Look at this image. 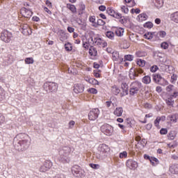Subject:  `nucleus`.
Instances as JSON below:
<instances>
[{"instance_id":"052dcab7","label":"nucleus","mask_w":178,"mask_h":178,"mask_svg":"<svg viewBox=\"0 0 178 178\" xmlns=\"http://www.w3.org/2000/svg\"><path fill=\"white\" fill-rule=\"evenodd\" d=\"M173 85H169L166 87V91H168V92H170L173 90Z\"/></svg>"},{"instance_id":"4d7b16f0","label":"nucleus","mask_w":178,"mask_h":178,"mask_svg":"<svg viewBox=\"0 0 178 178\" xmlns=\"http://www.w3.org/2000/svg\"><path fill=\"white\" fill-rule=\"evenodd\" d=\"M121 88L122 90H129V85H127L126 83H122Z\"/></svg>"},{"instance_id":"a211bd4d","label":"nucleus","mask_w":178,"mask_h":178,"mask_svg":"<svg viewBox=\"0 0 178 178\" xmlns=\"http://www.w3.org/2000/svg\"><path fill=\"white\" fill-rule=\"evenodd\" d=\"M113 114L115 115V116H118L120 117L122 116V115H123V108L122 107H117L114 112Z\"/></svg>"},{"instance_id":"6e6d98bb","label":"nucleus","mask_w":178,"mask_h":178,"mask_svg":"<svg viewBox=\"0 0 178 178\" xmlns=\"http://www.w3.org/2000/svg\"><path fill=\"white\" fill-rule=\"evenodd\" d=\"M90 168L92 169H99V164H94V163H90Z\"/></svg>"},{"instance_id":"3c124183","label":"nucleus","mask_w":178,"mask_h":178,"mask_svg":"<svg viewBox=\"0 0 178 178\" xmlns=\"http://www.w3.org/2000/svg\"><path fill=\"white\" fill-rule=\"evenodd\" d=\"M158 69L159 67L156 65H153L150 67V72H152V73H155Z\"/></svg>"},{"instance_id":"dca6fc26","label":"nucleus","mask_w":178,"mask_h":178,"mask_svg":"<svg viewBox=\"0 0 178 178\" xmlns=\"http://www.w3.org/2000/svg\"><path fill=\"white\" fill-rule=\"evenodd\" d=\"M170 19L171 22L178 24V11L171 13L170 15Z\"/></svg>"},{"instance_id":"79ce46f5","label":"nucleus","mask_w":178,"mask_h":178,"mask_svg":"<svg viewBox=\"0 0 178 178\" xmlns=\"http://www.w3.org/2000/svg\"><path fill=\"white\" fill-rule=\"evenodd\" d=\"M168 140H173L174 138H176V134H175V132L173 131H170L168 135Z\"/></svg>"},{"instance_id":"de8ad7c7","label":"nucleus","mask_w":178,"mask_h":178,"mask_svg":"<svg viewBox=\"0 0 178 178\" xmlns=\"http://www.w3.org/2000/svg\"><path fill=\"white\" fill-rule=\"evenodd\" d=\"M161 47L163 49H168V48H169V44H168V42H162L161 44Z\"/></svg>"},{"instance_id":"4468645a","label":"nucleus","mask_w":178,"mask_h":178,"mask_svg":"<svg viewBox=\"0 0 178 178\" xmlns=\"http://www.w3.org/2000/svg\"><path fill=\"white\" fill-rule=\"evenodd\" d=\"M95 45H97V47H102L103 48H105L108 45V43H106L105 41L102 40L101 38H95V42L94 44Z\"/></svg>"},{"instance_id":"c756f323","label":"nucleus","mask_w":178,"mask_h":178,"mask_svg":"<svg viewBox=\"0 0 178 178\" xmlns=\"http://www.w3.org/2000/svg\"><path fill=\"white\" fill-rule=\"evenodd\" d=\"M86 10V5L83 3L79 4V15H83L84 13V11Z\"/></svg>"},{"instance_id":"8fccbe9b","label":"nucleus","mask_w":178,"mask_h":178,"mask_svg":"<svg viewBox=\"0 0 178 178\" xmlns=\"http://www.w3.org/2000/svg\"><path fill=\"white\" fill-rule=\"evenodd\" d=\"M129 94V89H122V92H121V97H125Z\"/></svg>"},{"instance_id":"5701e85b","label":"nucleus","mask_w":178,"mask_h":178,"mask_svg":"<svg viewBox=\"0 0 178 178\" xmlns=\"http://www.w3.org/2000/svg\"><path fill=\"white\" fill-rule=\"evenodd\" d=\"M165 119H166L165 116L157 117L154 120V126H156V127H159V122H161V120L163 121Z\"/></svg>"},{"instance_id":"c85d7f7f","label":"nucleus","mask_w":178,"mask_h":178,"mask_svg":"<svg viewBox=\"0 0 178 178\" xmlns=\"http://www.w3.org/2000/svg\"><path fill=\"white\" fill-rule=\"evenodd\" d=\"M43 165L45 166L47 170H49V169L52 168V161L49 160L45 161Z\"/></svg>"},{"instance_id":"4c0bfd02","label":"nucleus","mask_w":178,"mask_h":178,"mask_svg":"<svg viewBox=\"0 0 178 178\" xmlns=\"http://www.w3.org/2000/svg\"><path fill=\"white\" fill-rule=\"evenodd\" d=\"M24 60L26 65H33L34 63V59L33 58H26Z\"/></svg>"},{"instance_id":"f3484780","label":"nucleus","mask_w":178,"mask_h":178,"mask_svg":"<svg viewBox=\"0 0 178 178\" xmlns=\"http://www.w3.org/2000/svg\"><path fill=\"white\" fill-rule=\"evenodd\" d=\"M170 173L172 175H177L178 174V164H173L170 167L169 169Z\"/></svg>"},{"instance_id":"2eb2a0df","label":"nucleus","mask_w":178,"mask_h":178,"mask_svg":"<svg viewBox=\"0 0 178 178\" xmlns=\"http://www.w3.org/2000/svg\"><path fill=\"white\" fill-rule=\"evenodd\" d=\"M73 90L75 94H80V92H83L84 91V85L76 83L74 86Z\"/></svg>"},{"instance_id":"58836bf2","label":"nucleus","mask_w":178,"mask_h":178,"mask_svg":"<svg viewBox=\"0 0 178 178\" xmlns=\"http://www.w3.org/2000/svg\"><path fill=\"white\" fill-rule=\"evenodd\" d=\"M137 65H138V66H140V67H144V66H145V60L143 59H139L137 61Z\"/></svg>"},{"instance_id":"412c9836","label":"nucleus","mask_w":178,"mask_h":178,"mask_svg":"<svg viewBox=\"0 0 178 178\" xmlns=\"http://www.w3.org/2000/svg\"><path fill=\"white\" fill-rule=\"evenodd\" d=\"M153 3L156 8H162L163 6V0H153Z\"/></svg>"},{"instance_id":"a878e982","label":"nucleus","mask_w":178,"mask_h":178,"mask_svg":"<svg viewBox=\"0 0 178 178\" xmlns=\"http://www.w3.org/2000/svg\"><path fill=\"white\" fill-rule=\"evenodd\" d=\"M124 33V29L122 28H118L115 30V34L118 37H122Z\"/></svg>"},{"instance_id":"bb28decb","label":"nucleus","mask_w":178,"mask_h":178,"mask_svg":"<svg viewBox=\"0 0 178 178\" xmlns=\"http://www.w3.org/2000/svg\"><path fill=\"white\" fill-rule=\"evenodd\" d=\"M106 36L109 40H115V33L111 31L106 32Z\"/></svg>"},{"instance_id":"c03bdc74","label":"nucleus","mask_w":178,"mask_h":178,"mask_svg":"<svg viewBox=\"0 0 178 178\" xmlns=\"http://www.w3.org/2000/svg\"><path fill=\"white\" fill-rule=\"evenodd\" d=\"M144 27L145 29H152V27H154V24H152V22H146L145 24H144Z\"/></svg>"},{"instance_id":"603ef678","label":"nucleus","mask_w":178,"mask_h":178,"mask_svg":"<svg viewBox=\"0 0 178 178\" xmlns=\"http://www.w3.org/2000/svg\"><path fill=\"white\" fill-rule=\"evenodd\" d=\"M97 26H104L105 25V22L101 19H97Z\"/></svg>"},{"instance_id":"ea45409f","label":"nucleus","mask_w":178,"mask_h":178,"mask_svg":"<svg viewBox=\"0 0 178 178\" xmlns=\"http://www.w3.org/2000/svg\"><path fill=\"white\" fill-rule=\"evenodd\" d=\"M65 48L68 51H72V49H73V47L72 46V44H70V42L65 43Z\"/></svg>"},{"instance_id":"ddd939ff","label":"nucleus","mask_w":178,"mask_h":178,"mask_svg":"<svg viewBox=\"0 0 178 178\" xmlns=\"http://www.w3.org/2000/svg\"><path fill=\"white\" fill-rule=\"evenodd\" d=\"M106 12L109 16H112V17H114L115 19H122V14L116 13L115 10L111 8H108Z\"/></svg>"},{"instance_id":"69168bd1","label":"nucleus","mask_w":178,"mask_h":178,"mask_svg":"<svg viewBox=\"0 0 178 178\" xmlns=\"http://www.w3.org/2000/svg\"><path fill=\"white\" fill-rule=\"evenodd\" d=\"M89 22H90V23H95V16H90L89 17Z\"/></svg>"},{"instance_id":"37998d69","label":"nucleus","mask_w":178,"mask_h":178,"mask_svg":"<svg viewBox=\"0 0 178 178\" xmlns=\"http://www.w3.org/2000/svg\"><path fill=\"white\" fill-rule=\"evenodd\" d=\"M133 123L134 121L131 118H127V124L129 127H133Z\"/></svg>"},{"instance_id":"338daca9","label":"nucleus","mask_w":178,"mask_h":178,"mask_svg":"<svg viewBox=\"0 0 178 178\" xmlns=\"http://www.w3.org/2000/svg\"><path fill=\"white\" fill-rule=\"evenodd\" d=\"M170 121L176 123L177 122V119H176V115H171L170 116Z\"/></svg>"},{"instance_id":"c9c22d12","label":"nucleus","mask_w":178,"mask_h":178,"mask_svg":"<svg viewBox=\"0 0 178 178\" xmlns=\"http://www.w3.org/2000/svg\"><path fill=\"white\" fill-rule=\"evenodd\" d=\"M134 59V56L133 55H125L124 56V62H126V60H128L129 62H131L133 61V60Z\"/></svg>"},{"instance_id":"4be33fe9","label":"nucleus","mask_w":178,"mask_h":178,"mask_svg":"<svg viewBox=\"0 0 178 178\" xmlns=\"http://www.w3.org/2000/svg\"><path fill=\"white\" fill-rule=\"evenodd\" d=\"M137 19H138L139 22H145L148 19V15L146 13H141L137 17Z\"/></svg>"},{"instance_id":"aec40b11","label":"nucleus","mask_w":178,"mask_h":178,"mask_svg":"<svg viewBox=\"0 0 178 178\" xmlns=\"http://www.w3.org/2000/svg\"><path fill=\"white\" fill-rule=\"evenodd\" d=\"M89 54L90 56H97L98 55V52L97 51V49L93 46L90 47L89 49Z\"/></svg>"},{"instance_id":"0eeeda50","label":"nucleus","mask_w":178,"mask_h":178,"mask_svg":"<svg viewBox=\"0 0 178 178\" xmlns=\"http://www.w3.org/2000/svg\"><path fill=\"white\" fill-rule=\"evenodd\" d=\"M100 129L106 136H112V134H113V127L108 124H103Z\"/></svg>"},{"instance_id":"864d4df0","label":"nucleus","mask_w":178,"mask_h":178,"mask_svg":"<svg viewBox=\"0 0 178 178\" xmlns=\"http://www.w3.org/2000/svg\"><path fill=\"white\" fill-rule=\"evenodd\" d=\"M121 10L126 14L129 13V8L124 6H121Z\"/></svg>"},{"instance_id":"473e14b6","label":"nucleus","mask_w":178,"mask_h":178,"mask_svg":"<svg viewBox=\"0 0 178 178\" xmlns=\"http://www.w3.org/2000/svg\"><path fill=\"white\" fill-rule=\"evenodd\" d=\"M151 163L153 166H156V165H159V160L155 157L151 156Z\"/></svg>"},{"instance_id":"cd10ccee","label":"nucleus","mask_w":178,"mask_h":178,"mask_svg":"<svg viewBox=\"0 0 178 178\" xmlns=\"http://www.w3.org/2000/svg\"><path fill=\"white\" fill-rule=\"evenodd\" d=\"M165 102L167 105H168V106H173V104H175V100L170 96L165 100Z\"/></svg>"},{"instance_id":"f704fd0d","label":"nucleus","mask_w":178,"mask_h":178,"mask_svg":"<svg viewBox=\"0 0 178 178\" xmlns=\"http://www.w3.org/2000/svg\"><path fill=\"white\" fill-rule=\"evenodd\" d=\"M156 35L159 38H165L166 37V32L165 31H160L156 33Z\"/></svg>"},{"instance_id":"6ab92c4d","label":"nucleus","mask_w":178,"mask_h":178,"mask_svg":"<svg viewBox=\"0 0 178 178\" xmlns=\"http://www.w3.org/2000/svg\"><path fill=\"white\" fill-rule=\"evenodd\" d=\"M88 34H89L88 42H90V44H94L95 40V38H97L95 33L91 31Z\"/></svg>"},{"instance_id":"7c9ffc66","label":"nucleus","mask_w":178,"mask_h":178,"mask_svg":"<svg viewBox=\"0 0 178 178\" xmlns=\"http://www.w3.org/2000/svg\"><path fill=\"white\" fill-rule=\"evenodd\" d=\"M136 56H137V58H143L144 56H147V52L141 51H136Z\"/></svg>"},{"instance_id":"9d476101","label":"nucleus","mask_w":178,"mask_h":178,"mask_svg":"<svg viewBox=\"0 0 178 178\" xmlns=\"http://www.w3.org/2000/svg\"><path fill=\"white\" fill-rule=\"evenodd\" d=\"M72 172L75 177H84V172H83V170H81V168L79 165H74L72 169Z\"/></svg>"},{"instance_id":"0e129e2a","label":"nucleus","mask_w":178,"mask_h":178,"mask_svg":"<svg viewBox=\"0 0 178 178\" xmlns=\"http://www.w3.org/2000/svg\"><path fill=\"white\" fill-rule=\"evenodd\" d=\"M5 122V117L0 113V124Z\"/></svg>"},{"instance_id":"a19ab883","label":"nucleus","mask_w":178,"mask_h":178,"mask_svg":"<svg viewBox=\"0 0 178 178\" xmlns=\"http://www.w3.org/2000/svg\"><path fill=\"white\" fill-rule=\"evenodd\" d=\"M5 98V90L0 86V101H2Z\"/></svg>"},{"instance_id":"6e6552de","label":"nucleus","mask_w":178,"mask_h":178,"mask_svg":"<svg viewBox=\"0 0 178 178\" xmlns=\"http://www.w3.org/2000/svg\"><path fill=\"white\" fill-rule=\"evenodd\" d=\"M126 166L130 170H136L138 168V163L133 159H128L126 161Z\"/></svg>"},{"instance_id":"f03ea898","label":"nucleus","mask_w":178,"mask_h":178,"mask_svg":"<svg viewBox=\"0 0 178 178\" xmlns=\"http://www.w3.org/2000/svg\"><path fill=\"white\" fill-rule=\"evenodd\" d=\"M73 151H74L73 147H70L69 146L60 147L58 150V161L63 163H69L70 162V158L69 156L72 152H73Z\"/></svg>"},{"instance_id":"39448f33","label":"nucleus","mask_w":178,"mask_h":178,"mask_svg":"<svg viewBox=\"0 0 178 178\" xmlns=\"http://www.w3.org/2000/svg\"><path fill=\"white\" fill-rule=\"evenodd\" d=\"M43 88L47 92H56L58 91V83L54 82H45Z\"/></svg>"},{"instance_id":"a18cd8bd","label":"nucleus","mask_w":178,"mask_h":178,"mask_svg":"<svg viewBox=\"0 0 178 178\" xmlns=\"http://www.w3.org/2000/svg\"><path fill=\"white\" fill-rule=\"evenodd\" d=\"M124 1L126 2V3H131L129 5L131 8H133V6H136V2L134 1V0H124Z\"/></svg>"},{"instance_id":"680f3d73","label":"nucleus","mask_w":178,"mask_h":178,"mask_svg":"<svg viewBox=\"0 0 178 178\" xmlns=\"http://www.w3.org/2000/svg\"><path fill=\"white\" fill-rule=\"evenodd\" d=\"M160 134H168V129L165 128H162L160 130Z\"/></svg>"},{"instance_id":"7ed1b4c3","label":"nucleus","mask_w":178,"mask_h":178,"mask_svg":"<svg viewBox=\"0 0 178 178\" xmlns=\"http://www.w3.org/2000/svg\"><path fill=\"white\" fill-rule=\"evenodd\" d=\"M109 151H111V148H109L108 145L105 144L100 145L99 146L98 153L97 154V158L98 159H105L108 156Z\"/></svg>"},{"instance_id":"13d9d810","label":"nucleus","mask_w":178,"mask_h":178,"mask_svg":"<svg viewBox=\"0 0 178 178\" xmlns=\"http://www.w3.org/2000/svg\"><path fill=\"white\" fill-rule=\"evenodd\" d=\"M177 80V75L176 74H173L171 76V83L176 81Z\"/></svg>"},{"instance_id":"1a4fd4ad","label":"nucleus","mask_w":178,"mask_h":178,"mask_svg":"<svg viewBox=\"0 0 178 178\" xmlns=\"http://www.w3.org/2000/svg\"><path fill=\"white\" fill-rule=\"evenodd\" d=\"M153 81L154 83H156V84H159L160 86H163L165 83H166V80H165V78L162 77L161 74H154L152 75Z\"/></svg>"},{"instance_id":"e2e57ef3","label":"nucleus","mask_w":178,"mask_h":178,"mask_svg":"<svg viewBox=\"0 0 178 178\" xmlns=\"http://www.w3.org/2000/svg\"><path fill=\"white\" fill-rule=\"evenodd\" d=\"M170 97L172 99H173V98H178V92H174Z\"/></svg>"},{"instance_id":"20e7f679","label":"nucleus","mask_w":178,"mask_h":178,"mask_svg":"<svg viewBox=\"0 0 178 178\" xmlns=\"http://www.w3.org/2000/svg\"><path fill=\"white\" fill-rule=\"evenodd\" d=\"M142 86L143 84L141 83V82L138 81H135L132 82L130 85V95H136V94H138V92L141 89Z\"/></svg>"},{"instance_id":"72a5a7b5","label":"nucleus","mask_w":178,"mask_h":178,"mask_svg":"<svg viewBox=\"0 0 178 178\" xmlns=\"http://www.w3.org/2000/svg\"><path fill=\"white\" fill-rule=\"evenodd\" d=\"M68 9L71 10L72 13H77V9L76 8V6L73 4L67 5Z\"/></svg>"},{"instance_id":"5fc2aeb1","label":"nucleus","mask_w":178,"mask_h":178,"mask_svg":"<svg viewBox=\"0 0 178 178\" xmlns=\"http://www.w3.org/2000/svg\"><path fill=\"white\" fill-rule=\"evenodd\" d=\"M136 77L137 74L136 73H129V79H131V80H136Z\"/></svg>"},{"instance_id":"774afa93","label":"nucleus","mask_w":178,"mask_h":178,"mask_svg":"<svg viewBox=\"0 0 178 178\" xmlns=\"http://www.w3.org/2000/svg\"><path fill=\"white\" fill-rule=\"evenodd\" d=\"M40 172H47V170H47V168H45V165H42L40 167Z\"/></svg>"},{"instance_id":"9b49d317","label":"nucleus","mask_w":178,"mask_h":178,"mask_svg":"<svg viewBox=\"0 0 178 178\" xmlns=\"http://www.w3.org/2000/svg\"><path fill=\"white\" fill-rule=\"evenodd\" d=\"M99 115V109L92 108L88 113V119L89 120H95L98 119Z\"/></svg>"},{"instance_id":"f257e3e1","label":"nucleus","mask_w":178,"mask_h":178,"mask_svg":"<svg viewBox=\"0 0 178 178\" xmlns=\"http://www.w3.org/2000/svg\"><path fill=\"white\" fill-rule=\"evenodd\" d=\"M13 145L17 151H24L30 147V137L26 134H19L14 138Z\"/></svg>"},{"instance_id":"e433bc0d","label":"nucleus","mask_w":178,"mask_h":178,"mask_svg":"<svg viewBox=\"0 0 178 178\" xmlns=\"http://www.w3.org/2000/svg\"><path fill=\"white\" fill-rule=\"evenodd\" d=\"M88 83L93 84L94 86H98V81L94 78L88 79Z\"/></svg>"},{"instance_id":"423d86ee","label":"nucleus","mask_w":178,"mask_h":178,"mask_svg":"<svg viewBox=\"0 0 178 178\" xmlns=\"http://www.w3.org/2000/svg\"><path fill=\"white\" fill-rule=\"evenodd\" d=\"M12 33H10L9 31L4 30L1 32L0 38L2 40V41H4V42H10L13 38Z\"/></svg>"},{"instance_id":"393cba45","label":"nucleus","mask_w":178,"mask_h":178,"mask_svg":"<svg viewBox=\"0 0 178 178\" xmlns=\"http://www.w3.org/2000/svg\"><path fill=\"white\" fill-rule=\"evenodd\" d=\"M111 91L113 94H114V95H118V94L120 92V89L118 86H112Z\"/></svg>"},{"instance_id":"49530a36","label":"nucleus","mask_w":178,"mask_h":178,"mask_svg":"<svg viewBox=\"0 0 178 178\" xmlns=\"http://www.w3.org/2000/svg\"><path fill=\"white\" fill-rule=\"evenodd\" d=\"M119 156H120V159H123V158H127V152L124 151V152L120 153Z\"/></svg>"},{"instance_id":"b1692460","label":"nucleus","mask_w":178,"mask_h":178,"mask_svg":"<svg viewBox=\"0 0 178 178\" xmlns=\"http://www.w3.org/2000/svg\"><path fill=\"white\" fill-rule=\"evenodd\" d=\"M142 82L144 84H149L151 83V76L148 75L145 76L142 79Z\"/></svg>"},{"instance_id":"2f4dec72","label":"nucleus","mask_w":178,"mask_h":178,"mask_svg":"<svg viewBox=\"0 0 178 178\" xmlns=\"http://www.w3.org/2000/svg\"><path fill=\"white\" fill-rule=\"evenodd\" d=\"M154 35H155V32H147L145 34V38H147V40H152V38H154Z\"/></svg>"},{"instance_id":"bf43d9fd","label":"nucleus","mask_w":178,"mask_h":178,"mask_svg":"<svg viewBox=\"0 0 178 178\" xmlns=\"http://www.w3.org/2000/svg\"><path fill=\"white\" fill-rule=\"evenodd\" d=\"M113 60H118V59H119V54L113 53Z\"/></svg>"},{"instance_id":"f8f14e48","label":"nucleus","mask_w":178,"mask_h":178,"mask_svg":"<svg viewBox=\"0 0 178 178\" xmlns=\"http://www.w3.org/2000/svg\"><path fill=\"white\" fill-rule=\"evenodd\" d=\"M21 15L24 17L30 19L33 16V11L31 9L26 8V7H23L21 8Z\"/></svg>"},{"instance_id":"09e8293b","label":"nucleus","mask_w":178,"mask_h":178,"mask_svg":"<svg viewBox=\"0 0 178 178\" xmlns=\"http://www.w3.org/2000/svg\"><path fill=\"white\" fill-rule=\"evenodd\" d=\"M88 92H90V94H97L98 92V90L94 88H91L88 89Z\"/></svg>"}]
</instances>
